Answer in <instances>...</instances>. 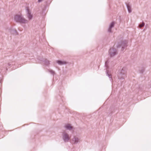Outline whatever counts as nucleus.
Wrapping results in <instances>:
<instances>
[{
    "label": "nucleus",
    "mask_w": 151,
    "mask_h": 151,
    "mask_svg": "<svg viewBox=\"0 0 151 151\" xmlns=\"http://www.w3.org/2000/svg\"><path fill=\"white\" fill-rule=\"evenodd\" d=\"M145 25V23L144 22H142L141 24H140L139 27L140 28H141L143 27H144Z\"/></svg>",
    "instance_id": "nucleus-10"
},
{
    "label": "nucleus",
    "mask_w": 151,
    "mask_h": 151,
    "mask_svg": "<svg viewBox=\"0 0 151 151\" xmlns=\"http://www.w3.org/2000/svg\"><path fill=\"white\" fill-rule=\"evenodd\" d=\"M78 138L75 137L72 139V143H77L78 141Z\"/></svg>",
    "instance_id": "nucleus-5"
},
{
    "label": "nucleus",
    "mask_w": 151,
    "mask_h": 151,
    "mask_svg": "<svg viewBox=\"0 0 151 151\" xmlns=\"http://www.w3.org/2000/svg\"><path fill=\"white\" fill-rule=\"evenodd\" d=\"M114 22H112L111 23L110 26V29H109V32H111V29L112 27H113L114 26Z\"/></svg>",
    "instance_id": "nucleus-9"
},
{
    "label": "nucleus",
    "mask_w": 151,
    "mask_h": 151,
    "mask_svg": "<svg viewBox=\"0 0 151 151\" xmlns=\"http://www.w3.org/2000/svg\"><path fill=\"white\" fill-rule=\"evenodd\" d=\"M70 138V137L68 134L66 133H64L63 134V138L65 141H68Z\"/></svg>",
    "instance_id": "nucleus-2"
},
{
    "label": "nucleus",
    "mask_w": 151,
    "mask_h": 151,
    "mask_svg": "<svg viewBox=\"0 0 151 151\" xmlns=\"http://www.w3.org/2000/svg\"><path fill=\"white\" fill-rule=\"evenodd\" d=\"M57 63L60 65H62L66 63L65 62H63L61 61L58 60L57 61Z\"/></svg>",
    "instance_id": "nucleus-6"
},
{
    "label": "nucleus",
    "mask_w": 151,
    "mask_h": 151,
    "mask_svg": "<svg viewBox=\"0 0 151 151\" xmlns=\"http://www.w3.org/2000/svg\"><path fill=\"white\" fill-rule=\"evenodd\" d=\"M109 53L111 56L114 55L116 54L115 50L113 48L110 49L109 50Z\"/></svg>",
    "instance_id": "nucleus-4"
},
{
    "label": "nucleus",
    "mask_w": 151,
    "mask_h": 151,
    "mask_svg": "<svg viewBox=\"0 0 151 151\" xmlns=\"http://www.w3.org/2000/svg\"><path fill=\"white\" fill-rule=\"evenodd\" d=\"M127 8L129 13H131L132 12L131 7L129 5H127Z\"/></svg>",
    "instance_id": "nucleus-8"
},
{
    "label": "nucleus",
    "mask_w": 151,
    "mask_h": 151,
    "mask_svg": "<svg viewBox=\"0 0 151 151\" xmlns=\"http://www.w3.org/2000/svg\"><path fill=\"white\" fill-rule=\"evenodd\" d=\"M26 10L27 13V17L30 20L32 19V15L31 14V12L28 7L26 8Z\"/></svg>",
    "instance_id": "nucleus-3"
},
{
    "label": "nucleus",
    "mask_w": 151,
    "mask_h": 151,
    "mask_svg": "<svg viewBox=\"0 0 151 151\" xmlns=\"http://www.w3.org/2000/svg\"><path fill=\"white\" fill-rule=\"evenodd\" d=\"M15 19L16 22L20 23H26L27 22V20L20 15H16L15 17Z\"/></svg>",
    "instance_id": "nucleus-1"
},
{
    "label": "nucleus",
    "mask_w": 151,
    "mask_h": 151,
    "mask_svg": "<svg viewBox=\"0 0 151 151\" xmlns=\"http://www.w3.org/2000/svg\"><path fill=\"white\" fill-rule=\"evenodd\" d=\"M65 127L69 129H71L72 128V127L70 124H68L65 126Z\"/></svg>",
    "instance_id": "nucleus-7"
}]
</instances>
